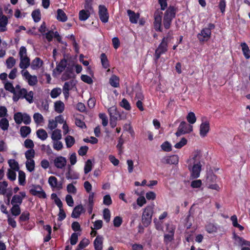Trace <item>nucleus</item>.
I'll return each mask as SVG.
<instances>
[{
    "instance_id": "nucleus-43",
    "label": "nucleus",
    "mask_w": 250,
    "mask_h": 250,
    "mask_svg": "<svg viewBox=\"0 0 250 250\" xmlns=\"http://www.w3.org/2000/svg\"><path fill=\"white\" fill-rule=\"evenodd\" d=\"M163 12L159 11H156L154 15V20L153 22L162 23V17Z\"/></svg>"
},
{
    "instance_id": "nucleus-36",
    "label": "nucleus",
    "mask_w": 250,
    "mask_h": 250,
    "mask_svg": "<svg viewBox=\"0 0 250 250\" xmlns=\"http://www.w3.org/2000/svg\"><path fill=\"white\" fill-rule=\"evenodd\" d=\"M9 126V121L5 118H2L0 120V127L4 131L8 129Z\"/></svg>"
},
{
    "instance_id": "nucleus-59",
    "label": "nucleus",
    "mask_w": 250,
    "mask_h": 250,
    "mask_svg": "<svg viewBox=\"0 0 250 250\" xmlns=\"http://www.w3.org/2000/svg\"><path fill=\"white\" fill-rule=\"evenodd\" d=\"M92 169V162L90 160H88L85 163L84 171L85 174H87Z\"/></svg>"
},
{
    "instance_id": "nucleus-1",
    "label": "nucleus",
    "mask_w": 250,
    "mask_h": 250,
    "mask_svg": "<svg viewBox=\"0 0 250 250\" xmlns=\"http://www.w3.org/2000/svg\"><path fill=\"white\" fill-rule=\"evenodd\" d=\"M176 9L174 6H169L164 13L163 25L166 29L170 28L172 21L176 16Z\"/></svg>"
},
{
    "instance_id": "nucleus-16",
    "label": "nucleus",
    "mask_w": 250,
    "mask_h": 250,
    "mask_svg": "<svg viewBox=\"0 0 250 250\" xmlns=\"http://www.w3.org/2000/svg\"><path fill=\"white\" fill-rule=\"evenodd\" d=\"M165 163L169 165H177L179 162V157L177 155H173L164 158Z\"/></svg>"
},
{
    "instance_id": "nucleus-23",
    "label": "nucleus",
    "mask_w": 250,
    "mask_h": 250,
    "mask_svg": "<svg viewBox=\"0 0 250 250\" xmlns=\"http://www.w3.org/2000/svg\"><path fill=\"white\" fill-rule=\"evenodd\" d=\"M54 109L58 113H62L64 110V104L61 101H58L54 103Z\"/></svg>"
},
{
    "instance_id": "nucleus-26",
    "label": "nucleus",
    "mask_w": 250,
    "mask_h": 250,
    "mask_svg": "<svg viewBox=\"0 0 250 250\" xmlns=\"http://www.w3.org/2000/svg\"><path fill=\"white\" fill-rule=\"evenodd\" d=\"M57 19L59 21L65 22L67 21V17L66 14L62 9H58L57 10Z\"/></svg>"
},
{
    "instance_id": "nucleus-3",
    "label": "nucleus",
    "mask_w": 250,
    "mask_h": 250,
    "mask_svg": "<svg viewBox=\"0 0 250 250\" xmlns=\"http://www.w3.org/2000/svg\"><path fill=\"white\" fill-rule=\"evenodd\" d=\"M167 47L168 37H164L155 51L154 57L156 62L158 61L162 55L166 53L167 51Z\"/></svg>"
},
{
    "instance_id": "nucleus-9",
    "label": "nucleus",
    "mask_w": 250,
    "mask_h": 250,
    "mask_svg": "<svg viewBox=\"0 0 250 250\" xmlns=\"http://www.w3.org/2000/svg\"><path fill=\"white\" fill-rule=\"evenodd\" d=\"M188 169L191 172L190 176L193 179L198 178L200 176V173L201 170V165L200 163L199 162L196 164H194L191 168H190L189 166H188Z\"/></svg>"
},
{
    "instance_id": "nucleus-33",
    "label": "nucleus",
    "mask_w": 250,
    "mask_h": 250,
    "mask_svg": "<svg viewBox=\"0 0 250 250\" xmlns=\"http://www.w3.org/2000/svg\"><path fill=\"white\" fill-rule=\"evenodd\" d=\"M32 17L35 22H39L41 19L40 10L38 9L34 10L31 14Z\"/></svg>"
},
{
    "instance_id": "nucleus-61",
    "label": "nucleus",
    "mask_w": 250,
    "mask_h": 250,
    "mask_svg": "<svg viewBox=\"0 0 250 250\" xmlns=\"http://www.w3.org/2000/svg\"><path fill=\"white\" fill-rule=\"evenodd\" d=\"M81 79L82 81L87 84H90L93 82L92 78L87 75H82Z\"/></svg>"
},
{
    "instance_id": "nucleus-42",
    "label": "nucleus",
    "mask_w": 250,
    "mask_h": 250,
    "mask_svg": "<svg viewBox=\"0 0 250 250\" xmlns=\"http://www.w3.org/2000/svg\"><path fill=\"white\" fill-rule=\"evenodd\" d=\"M205 229L206 231L209 233L215 232L217 229L216 227L213 224L210 223L206 226Z\"/></svg>"
},
{
    "instance_id": "nucleus-44",
    "label": "nucleus",
    "mask_w": 250,
    "mask_h": 250,
    "mask_svg": "<svg viewBox=\"0 0 250 250\" xmlns=\"http://www.w3.org/2000/svg\"><path fill=\"white\" fill-rule=\"evenodd\" d=\"M14 119L16 124H21L23 121V114L21 112H17L14 114Z\"/></svg>"
},
{
    "instance_id": "nucleus-37",
    "label": "nucleus",
    "mask_w": 250,
    "mask_h": 250,
    "mask_svg": "<svg viewBox=\"0 0 250 250\" xmlns=\"http://www.w3.org/2000/svg\"><path fill=\"white\" fill-rule=\"evenodd\" d=\"M19 183L20 185L24 186L25 184V173L22 170L19 171Z\"/></svg>"
},
{
    "instance_id": "nucleus-46",
    "label": "nucleus",
    "mask_w": 250,
    "mask_h": 250,
    "mask_svg": "<svg viewBox=\"0 0 250 250\" xmlns=\"http://www.w3.org/2000/svg\"><path fill=\"white\" fill-rule=\"evenodd\" d=\"M33 119L37 124H40L43 122V117L39 113H35L33 115Z\"/></svg>"
},
{
    "instance_id": "nucleus-27",
    "label": "nucleus",
    "mask_w": 250,
    "mask_h": 250,
    "mask_svg": "<svg viewBox=\"0 0 250 250\" xmlns=\"http://www.w3.org/2000/svg\"><path fill=\"white\" fill-rule=\"evenodd\" d=\"M79 16L81 21H85L89 18L90 13V11L83 9L79 12Z\"/></svg>"
},
{
    "instance_id": "nucleus-22",
    "label": "nucleus",
    "mask_w": 250,
    "mask_h": 250,
    "mask_svg": "<svg viewBox=\"0 0 250 250\" xmlns=\"http://www.w3.org/2000/svg\"><path fill=\"white\" fill-rule=\"evenodd\" d=\"M109 83L114 88H117L120 86L119 77L115 75H112L109 80Z\"/></svg>"
},
{
    "instance_id": "nucleus-54",
    "label": "nucleus",
    "mask_w": 250,
    "mask_h": 250,
    "mask_svg": "<svg viewBox=\"0 0 250 250\" xmlns=\"http://www.w3.org/2000/svg\"><path fill=\"white\" fill-rule=\"evenodd\" d=\"M120 105L126 110L131 109V106L128 101L125 98H124L120 103Z\"/></svg>"
},
{
    "instance_id": "nucleus-11",
    "label": "nucleus",
    "mask_w": 250,
    "mask_h": 250,
    "mask_svg": "<svg viewBox=\"0 0 250 250\" xmlns=\"http://www.w3.org/2000/svg\"><path fill=\"white\" fill-rule=\"evenodd\" d=\"M66 159L62 156L57 157L54 160V166L58 168L62 169L66 165Z\"/></svg>"
},
{
    "instance_id": "nucleus-4",
    "label": "nucleus",
    "mask_w": 250,
    "mask_h": 250,
    "mask_svg": "<svg viewBox=\"0 0 250 250\" xmlns=\"http://www.w3.org/2000/svg\"><path fill=\"white\" fill-rule=\"evenodd\" d=\"M153 212V208L150 206L144 209L142 216V222L144 227H147L151 223Z\"/></svg>"
},
{
    "instance_id": "nucleus-58",
    "label": "nucleus",
    "mask_w": 250,
    "mask_h": 250,
    "mask_svg": "<svg viewBox=\"0 0 250 250\" xmlns=\"http://www.w3.org/2000/svg\"><path fill=\"white\" fill-rule=\"evenodd\" d=\"M23 97L24 99L29 103H32L33 102L34 92L32 91H30L29 92H27L26 95Z\"/></svg>"
},
{
    "instance_id": "nucleus-57",
    "label": "nucleus",
    "mask_w": 250,
    "mask_h": 250,
    "mask_svg": "<svg viewBox=\"0 0 250 250\" xmlns=\"http://www.w3.org/2000/svg\"><path fill=\"white\" fill-rule=\"evenodd\" d=\"M113 225L115 227L118 228L121 226L123 223V219L120 216H116L113 220Z\"/></svg>"
},
{
    "instance_id": "nucleus-35",
    "label": "nucleus",
    "mask_w": 250,
    "mask_h": 250,
    "mask_svg": "<svg viewBox=\"0 0 250 250\" xmlns=\"http://www.w3.org/2000/svg\"><path fill=\"white\" fill-rule=\"evenodd\" d=\"M66 146L67 148L72 147L75 143V139L70 135H68L65 139Z\"/></svg>"
},
{
    "instance_id": "nucleus-7",
    "label": "nucleus",
    "mask_w": 250,
    "mask_h": 250,
    "mask_svg": "<svg viewBox=\"0 0 250 250\" xmlns=\"http://www.w3.org/2000/svg\"><path fill=\"white\" fill-rule=\"evenodd\" d=\"M233 239L238 242V245L241 247V250H250V241L239 236L235 233L233 234Z\"/></svg>"
},
{
    "instance_id": "nucleus-28",
    "label": "nucleus",
    "mask_w": 250,
    "mask_h": 250,
    "mask_svg": "<svg viewBox=\"0 0 250 250\" xmlns=\"http://www.w3.org/2000/svg\"><path fill=\"white\" fill-rule=\"evenodd\" d=\"M66 178L69 179H78L79 178V174L72 171L69 168L68 171L65 173Z\"/></svg>"
},
{
    "instance_id": "nucleus-64",
    "label": "nucleus",
    "mask_w": 250,
    "mask_h": 250,
    "mask_svg": "<svg viewBox=\"0 0 250 250\" xmlns=\"http://www.w3.org/2000/svg\"><path fill=\"white\" fill-rule=\"evenodd\" d=\"M7 177L10 180L13 181L16 180V173L14 171L9 169L7 172Z\"/></svg>"
},
{
    "instance_id": "nucleus-51",
    "label": "nucleus",
    "mask_w": 250,
    "mask_h": 250,
    "mask_svg": "<svg viewBox=\"0 0 250 250\" xmlns=\"http://www.w3.org/2000/svg\"><path fill=\"white\" fill-rule=\"evenodd\" d=\"M61 92L62 90L60 88H54L50 92L51 97L55 99L58 97L61 94Z\"/></svg>"
},
{
    "instance_id": "nucleus-13",
    "label": "nucleus",
    "mask_w": 250,
    "mask_h": 250,
    "mask_svg": "<svg viewBox=\"0 0 250 250\" xmlns=\"http://www.w3.org/2000/svg\"><path fill=\"white\" fill-rule=\"evenodd\" d=\"M84 212L85 209L81 204L77 205L74 208L71 214V217L74 218H77L80 217L82 213H84Z\"/></svg>"
},
{
    "instance_id": "nucleus-18",
    "label": "nucleus",
    "mask_w": 250,
    "mask_h": 250,
    "mask_svg": "<svg viewBox=\"0 0 250 250\" xmlns=\"http://www.w3.org/2000/svg\"><path fill=\"white\" fill-rule=\"evenodd\" d=\"M104 238L101 235H98L94 241V246L95 250H102Z\"/></svg>"
},
{
    "instance_id": "nucleus-34",
    "label": "nucleus",
    "mask_w": 250,
    "mask_h": 250,
    "mask_svg": "<svg viewBox=\"0 0 250 250\" xmlns=\"http://www.w3.org/2000/svg\"><path fill=\"white\" fill-rule=\"evenodd\" d=\"M10 211L13 216H17L21 213V210L19 205H12Z\"/></svg>"
},
{
    "instance_id": "nucleus-52",
    "label": "nucleus",
    "mask_w": 250,
    "mask_h": 250,
    "mask_svg": "<svg viewBox=\"0 0 250 250\" xmlns=\"http://www.w3.org/2000/svg\"><path fill=\"white\" fill-rule=\"evenodd\" d=\"M188 122L190 124H193L196 121V118L195 114L192 112H189L187 116Z\"/></svg>"
},
{
    "instance_id": "nucleus-62",
    "label": "nucleus",
    "mask_w": 250,
    "mask_h": 250,
    "mask_svg": "<svg viewBox=\"0 0 250 250\" xmlns=\"http://www.w3.org/2000/svg\"><path fill=\"white\" fill-rule=\"evenodd\" d=\"M187 144V140L185 138H182L181 141L174 145L176 148L180 149Z\"/></svg>"
},
{
    "instance_id": "nucleus-63",
    "label": "nucleus",
    "mask_w": 250,
    "mask_h": 250,
    "mask_svg": "<svg viewBox=\"0 0 250 250\" xmlns=\"http://www.w3.org/2000/svg\"><path fill=\"white\" fill-rule=\"evenodd\" d=\"M41 150L42 151H46L48 155H50L52 154V150L50 146L49 145H42L41 146Z\"/></svg>"
},
{
    "instance_id": "nucleus-14",
    "label": "nucleus",
    "mask_w": 250,
    "mask_h": 250,
    "mask_svg": "<svg viewBox=\"0 0 250 250\" xmlns=\"http://www.w3.org/2000/svg\"><path fill=\"white\" fill-rule=\"evenodd\" d=\"M110 119H118L120 117V112L118 110L116 106H112L108 109Z\"/></svg>"
},
{
    "instance_id": "nucleus-12",
    "label": "nucleus",
    "mask_w": 250,
    "mask_h": 250,
    "mask_svg": "<svg viewBox=\"0 0 250 250\" xmlns=\"http://www.w3.org/2000/svg\"><path fill=\"white\" fill-rule=\"evenodd\" d=\"M210 128L209 123L208 121L203 122L200 125V134L202 137H205L207 136V133L208 132Z\"/></svg>"
},
{
    "instance_id": "nucleus-47",
    "label": "nucleus",
    "mask_w": 250,
    "mask_h": 250,
    "mask_svg": "<svg viewBox=\"0 0 250 250\" xmlns=\"http://www.w3.org/2000/svg\"><path fill=\"white\" fill-rule=\"evenodd\" d=\"M30 213L28 211L23 212L19 217L20 223L25 222L29 219Z\"/></svg>"
},
{
    "instance_id": "nucleus-55",
    "label": "nucleus",
    "mask_w": 250,
    "mask_h": 250,
    "mask_svg": "<svg viewBox=\"0 0 250 250\" xmlns=\"http://www.w3.org/2000/svg\"><path fill=\"white\" fill-rule=\"evenodd\" d=\"M8 186V183L6 181L0 182V194L4 195L6 192V188Z\"/></svg>"
},
{
    "instance_id": "nucleus-45",
    "label": "nucleus",
    "mask_w": 250,
    "mask_h": 250,
    "mask_svg": "<svg viewBox=\"0 0 250 250\" xmlns=\"http://www.w3.org/2000/svg\"><path fill=\"white\" fill-rule=\"evenodd\" d=\"M8 163L12 169L16 171H18L19 170V164L14 159H10L8 160Z\"/></svg>"
},
{
    "instance_id": "nucleus-50",
    "label": "nucleus",
    "mask_w": 250,
    "mask_h": 250,
    "mask_svg": "<svg viewBox=\"0 0 250 250\" xmlns=\"http://www.w3.org/2000/svg\"><path fill=\"white\" fill-rule=\"evenodd\" d=\"M118 142V143L116 146V147L119 151V153L120 154H121L123 153V146L124 144V140L123 138H122V136L119 138Z\"/></svg>"
},
{
    "instance_id": "nucleus-29",
    "label": "nucleus",
    "mask_w": 250,
    "mask_h": 250,
    "mask_svg": "<svg viewBox=\"0 0 250 250\" xmlns=\"http://www.w3.org/2000/svg\"><path fill=\"white\" fill-rule=\"evenodd\" d=\"M100 59L103 67L105 69L108 68L110 65L106 54L104 53H102Z\"/></svg>"
},
{
    "instance_id": "nucleus-48",
    "label": "nucleus",
    "mask_w": 250,
    "mask_h": 250,
    "mask_svg": "<svg viewBox=\"0 0 250 250\" xmlns=\"http://www.w3.org/2000/svg\"><path fill=\"white\" fill-rule=\"evenodd\" d=\"M16 63V60L13 57H9L6 61L7 68H12Z\"/></svg>"
},
{
    "instance_id": "nucleus-30",
    "label": "nucleus",
    "mask_w": 250,
    "mask_h": 250,
    "mask_svg": "<svg viewBox=\"0 0 250 250\" xmlns=\"http://www.w3.org/2000/svg\"><path fill=\"white\" fill-rule=\"evenodd\" d=\"M31 131L29 126H22L20 128L21 135L22 137L25 138L31 133Z\"/></svg>"
},
{
    "instance_id": "nucleus-56",
    "label": "nucleus",
    "mask_w": 250,
    "mask_h": 250,
    "mask_svg": "<svg viewBox=\"0 0 250 250\" xmlns=\"http://www.w3.org/2000/svg\"><path fill=\"white\" fill-rule=\"evenodd\" d=\"M103 218L106 222L108 223L110 220V212L108 208H104L103 211Z\"/></svg>"
},
{
    "instance_id": "nucleus-15",
    "label": "nucleus",
    "mask_w": 250,
    "mask_h": 250,
    "mask_svg": "<svg viewBox=\"0 0 250 250\" xmlns=\"http://www.w3.org/2000/svg\"><path fill=\"white\" fill-rule=\"evenodd\" d=\"M67 65V60L63 58L62 59L60 62L57 64L55 69L54 71H57L59 74H61L62 72L66 67Z\"/></svg>"
},
{
    "instance_id": "nucleus-6",
    "label": "nucleus",
    "mask_w": 250,
    "mask_h": 250,
    "mask_svg": "<svg viewBox=\"0 0 250 250\" xmlns=\"http://www.w3.org/2000/svg\"><path fill=\"white\" fill-rule=\"evenodd\" d=\"M192 131V126L188 124L184 121H182L178 128L175 134L177 137L180 136L182 134L188 133Z\"/></svg>"
},
{
    "instance_id": "nucleus-25",
    "label": "nucleus",
    "mask_w": 250,
    "mask_h": 250,
    "mask_svg": "<svg viewBox=\"0 0 250 250\" xmlns=\"http://www.w3.org/2000/svg\"><path fill=\"white\" fill-rule=\"evenodd\" d=\"M42 64V61L40 58L37 57L32 61L31 67L32 69L35 70L41 67Z\"/></svg>"
},
{
    "instance_id": "nucleus-2",
    "label": "nucleus",
    "mask_w": 250,
    "mask_h": 250,
    "mask_svg": "<svg viewBox=\"0 0 250 250\" xmlns=\"http://www.w3.org/2000/svg\"><path fill=\"white\" fill-rule=\"evenodd\" d=\"M214 24L209 23L208 24L207 27L203 28L200 33H198L197 37L200 42H203L208 41L211 37V30L215 29Z\"/></svg>"
},
{
    "instance_id": "nucleus-39",
    "label": "nucleus",
    "mask_w": 250,
    "mask_h": 250,
    "mask_svg": "<svg viewBox=\"0 0 250 250\" xmlns=\"http://www.w3.org/2000/svg\"><path fill=\"white\" fill-rule=\"evenodd\" d=\"M62 138L61 131L59 129H55L52 132L51 138L54 141H58Z\"/></svg>"
},
{
    "instance_id": "nucleus-20",
    "label": "nucleus",
    "mask_w": 250,
    "mask_h": 250,
    "mask_svg": "<svg viewBox=\"0 0 250 250\" xmlns=\"http://www.w3.org/2000/svg\"><path fill=\"white\" fill-rule=\"evenodd\" d=\"M19 66L21 69L27 68L30 64V60L27 56H24L23 58H21Z\"/></svg>"
},
{
    "instance_id": "nucleus-5",
    "label": "nucleus",
    "mask_w": 250,
    "mask_h": 250,
    "mask_svg": "<svg viewBox=\"0 0 250 250\" xmlns=\"http://www.w3.org/2000/svg\"><path fill=\"white\" fill-rule=\"evenodd\" d=\"M175 230V227L173 225L168 224L167 226L166 231L168 233L164 235V243L166 245H167L174 240Z\"/></svg>"
},
{
    "instance_id": "nucleus-41",
    "label": "nucleus",
    "mask_w": 250,
    "mask_h": 250,
    "mask_svg": "<svg viewBox=\"0 0 250 250\" xmlns=\"http://www.w3.org/2000/svg\"><path fill=\"white\" fill-rule=\"evenodd\" d=\"M88 244L89 240L87 239H83L80 242L75 250H82L88 246Z\"/></svg>"
},
{
    "instance_id": "nucleus-10",
    "label": "nucleus",
    "mask_w": 250,
    "mask_h": 250,
    "mask_svg": "<svg viewBox=\"0 0 250 250\" xmlns=\"http://www.w3.org/2000/svg\"><path fill=\"white\" fill-rule=\"evenodd\" d=\"M25 79L27 81L28 83L30 86H34L38 83L37 77L35 75H31L27 70H25L22 73Z\"/></svg>"
},
{
    "instance_id": "nucleus-24",
    "label": "nucleus",
    "mask_w": 250,
    "mask_h": 250,
    "mask_svg": "<svg viewBox=\"0 0 250 250\" xmlns=\"http://www.w3.org/2000/svg\"><path fill=\"white\" fill-rule=\"evenodd\" d=\"M240 46L242 47V52L245 58L249 59L250 58V50L248 45L246 42H242Z\"/></svg>"
},
{
    "instance_id": "nucleus-8",
    "label": "nucleus",
    "mask_w": 250,
    "mask_h": 250,
    "mask_svg": "<svg viewBox=\"0 0 250 250\" xmlns=\"http://www.w3.org/2000/svg\"><path fill=\"white\" fill-rule=\"evenodd\" d=\"M98 8V14L100 20L103 23L107 22L109 19V14L107 8L104 5H100Z\"/></svg>"
},
{
    "instance_id": "nucleus-17",
    "label": "nucleus",
    "mask_w": 250,
    "mask_h": 250,
    "mask_svg": "<svg viewBox=\"0 0 250 250\" xmlns=\"http://www.w3.org/2000/svg\"><path fill=\"white\" fill-rule=\"evenodd\" d=\"M48 183L52 188H57L58 189L62 188V184H58V180L55 176H51L49 177Z\"/></svg>"
},
{
    "instance_id": "nucleus-32",
    "label": "nucleus",
    "mask_w": 250,
    "mask_h": 250,
    "mask_svg": "<svg viewBox=\"0 0 250 250\" xmlns=\"http://www.w3.org/2000/svg\"><path fill=\"white\" fill-rule=\"evenodd\" d=\"M8 23L7 17L3 15H2L0 18V26L2 28L0 30V31H5L6 30L5 27Z\"/></svg>"
},
{
    "instance_id": "nucleus-53",
    "label": "nucleus",
    "mask_w": 250,
    "mask_h": 250,
    "mask_svg": "<svg viewBox=\"0 0 250 250\" xmlns=\"http://www.w3.org/2000/svg\"><path fill=\"white\" fill-rule=\"evenodd\" d=\"M161 148L165 151L169 152L171 151V144L167 141H166L164 142L161 146Z\"/></svg>"
},
{
    "instance_id": "nucleus-40",
    "label": "nucleus",
    "mask_w": 250,
    "mask_h": 250,
    "mask_svg": "<svg viewBox=\"0 0 250 250\" xmlns=\"http://www.w3.org/2000/svg\"><path fill=\"white\" fill-rule=\"evenodd\" d=\"M27 169L30 171H33L35 169V163L34 160H29L25 163Z\"/></svg>"
},
{
    "instance_id": "nucleus-60",
    "label": "nucleus",
    "mask_w": 250,
    "mask_h": 250,
    "mask_svg": "<svg viewBox=\"0 0 250 250\" xmlns=\"http://www.w3.org/2000/svg\"><path fill=\"white\" fill-rule=\"evenodd\" d=\"M99 117L102 121V125L104 126H106L108 123V119L106 114L105 113H100Z\"/></svg>"
},
{
    "instance_id": "nucleus-19",
    "label": "nucleus",
    "mask_w": 250,
    "mask_h": 250,
    "mask_svg": "<svg viewBox=\"0 0 250 250\" xmlns=\"http://www.w3.org/2000/svg\"><path fill=\"white\" fill-rule=\"evenodd\" d=\"M65 68V71L63 74L64 80H67L72 77H74V75L73 73V66H68Z\"/></svg>"
},
{
    "instance_id": "nucleus-31",
    "label": "nucleus",
    "mask_w": 250,
    "mask_h": 250,
    "mask_svg": "<svg viewBox=\"0 0 250 250\" xmlns=\"http://www.w3.org/2000/svg\"><path fill=\"white\" fill-rule=\"evenodd\" d=\"M37 137L41 140L44 141L48 137L46 131L42 128L38 129L36 132Z\"/></svg>"
},
{
    "instance_id": "nucleus-38",
    "label": "nucleus",
    "mask_w": 250,
    "mask_h": 250,
    "mask_svg": "<svg viewBox=\"0 0 250 250\" xmlns=\"http://www.w3.org/2000/svg\"><path fill=\"white\" fill-rule=\"evenodd\" d=\"M22 202V198L19 195H15L13 196L11 201L12 205H20Z\"/></svg>"
},
{
    "instance_id": "nucleus-21",
    "label": "nucleus",
    "mask_w": 250,
    "mask_h": 250,
    "mask_svg": "<svg viewBox=\"0 0 250 250\" xmlns=\"http://www.w3.org/2000/svg\"><path fill=\"white\" fill-rule=\"evenodd\" d=\"M127 13L129 18V21L132 23H137L138 19L139 18V14L135 13L131 10H127Z\"/></svg>"
},
{
    "instance_id": "nucleus-49",
    "label": "nucleus",
    "mask_w": 250,
    "mask_h": 250,
    "mask_svg": "<svg viewBox=\"0 0 250 250\" xmlns=\"http://www.w3.org/2000/svg\"><path fill=\"white\" fill-rule=\"evenodd\" d=\"M35 150L33 148L29 149L25 152V156L27 160H33V158L35 157Z\"/></svg>"
}]
</instances>
